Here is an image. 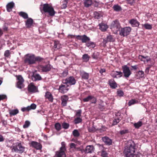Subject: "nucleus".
Here are the masks:
<instances>
[{
    "mask_svg": "<svg viewBox=\"0 0 157 157\" xmlns=\"http://www.w3.org/2000/svg\"><path fill=\"white\" fill-rule=\"evenodd\" d=\"M136 145L132 140L128 141L126 144L124 151L125 157H139L137 155L134 154L135 151Z\"/></svg>",
    "mask_w": 157,
    "mask_h": 157,
    "instance_id": "1",
    "label": "nucleus"
},
{
    "mask_svg": "<svg viewBox=\"0 0 157 157\" xmlns=\"http://www.w3.org/2000/svg\"><path fill=\"white\" fill-rule=\"evenodd\" d=\"M43 10L44 13H48L50 16H53L56 12L52 6L48 4L43 5Z\"/></svg>",
    "mask_w": 157,
    "mask_h": 157,
    "instance_id": "2",
    "label": "nucleus"
},
{
    "mask_svg": "<svg viewBox=\"0 0 157 157\" xmlns=\"http://www.w3.org/2000/svg\"><path fill=\"white\" fill-rule=\"evenodd\" d=\"M25 149V147L23 146L21 143L17 142L13 146L12 150L15 152L21 154L24 151Z\"/></svg>",
    "mask_w": 157,
    "mask_h": 157,
    "instance_id": "3",
    "label": "nucleus"
},
{
    "mask_svg": "<svg viewBox=\"0 0 157 157\" xmlns=\"http://www.w3.org/2000/svg\"><path fill=\"white\" fill-rule=\"evenodd\" d=\"M35 55L33 54H27L25 56L24 62L29 65L35 63Z\"/></svg>",
    "mask_w": 157,
    "mask_h": 157,
    "instance_id": "4",
    "label": "nucleus"
},
{
    "mask_svg": "<svg viewBox=\"0 0 157 157\" xmlns=\"http://www.w3.org/2000/svg\"><path fill=\"white\" fill-rule=\"evenodd\" d=\"M121 27L120 24L117 20L113 21L111 25V29L115 33H117Z\"/></svg>",
    "mask_w": 157,
    "mask_h": 157,
    "instance_id": "5",
    "label": "nucleus"
},
{
    "mask_svg": "<svg viewBox=\"0 0 157 157\" xmlns=\"http://www.w3.org/2000/svg\"><path fill=\"white\" fill-rule=\"evenodd\" d=\"M131 30L132 29L130 27L121 28L120 30L119 34L123 37L126 36L129 34Z\"/></svg>",
    "mask_w": 157,
    "mask_h": 157,
    "instance_id": "6",
    "label": "nucleus"
},
{
    "mask_svg": "<svg viewBox=\"0 0 157 157\" xmlns=\"http://www.w3.org/2000/svg\"><path fill=\"white\" fill-rule=\"evenodd\" d=\"M65 82H63L64 84H66L68 86L75 85L76 83L77 80L73 76H70L67 77L65 80Z\"/></svg>",
    "mask_w": 157,
    "mask_h": 157,
    "instance_id": "7",
    "label": "nucleus"
},
{
    "mask_svg": "<svg viewBox=\"0 0 157 157\" xmlns=\"http://www.w3.org/2000/svg\"><path fill=\"white\" fill-rule=\"evenodd\" d=\"M16 77L17 79L18 80L17 83V88L21 89L24 86L23 84L24 80L22 76L21 75L17 76Z\"/></svg>",
    "mask_w": 157,
    "mask_h": 157,
    "instance_id": "8",
    "label": "nucleus"
},
{
    "mask_svg": "<svg viewBox=\"0 0 157 157\" xmlns=\"http://www.w3.org/2000/svg\"><path fill=\"white\" fill-rule=\"evenodd\" d=\"M28 90L29 92L34 93L38 91V88L33 82H31L28 86Z\"/></svg>",
    "mask_w": 157,
    "mask_h": 157,
    "instance_id": "9",
    "label": "nucleus"
},
{
    "mask_svg": "<svg viewBox=\"0 0 157 157\" xmlns=\"http://www.w3.org/2000/svg\"><path fill=\"white\" fill-rule=\"evenodd\" d=\"M122 69L124 76L126 78L128 77L131 74L129 67L127 65H124L122 67Z\"/></svg>",
    "mask_w": 157,
    "mask_h": 157,
    "instance_id": "10",
    "label": "nucleus"
},
{
    "mask_svg": "<svg viewBox=\"0 0 157 157\" xmlns=\"http://www.w3.org/2000/svg\"><path fill=\"white\" fill-rule=\"evenodd\" d=\"M76 38L78 40H81L82 43H86V44L90 40V38L85 35L82 36L77 35L76 36Z\"/></svg>",
    "mask_w": 157,
    "mask_h": 157,
    "instance_id": "11",
    "label": "nucleus"
},
{
    "mask_svg": "<svg viewBox=\"0 0 157 157\" xmlns=\"http://www.w3.org/2000/svg\"><path fill=\"white\" fill-rule=\"evenodd\" d=\"M68 85L65 84H61L59 86L58 89L59 92L62 94L66 93L69 90V89L68 88Z\"/></svg>",
    "mask_w": 157,
    "mask_h": 157,
    "instance_id": "12",
    "label": "nucleus"
},
{
    "mask_svg": "<svg viewBox=\"0 0 157 157\" xmlns=\"http://www.w3.org/2000/svg\"><path fill=\"white\" fill-rule=\"evenodd\" d=\"M30 146L37 150H41L42 148V145L40 143L35 141L31 142Z\"/></svg>",
    "mask_w": 157,
    "mask_h": 157,
    "instance_id": "13",
    "label": "nucleus"
},
{
    "mask_svg": "<svg viewBox=\"0 0 157 157\" xmlns=\"http://www.w3.org/2000/svg\"><path fill=\"white\" fill-rule=\"evenodd\" d=\"M77 145L74 143H71L70 144V148H75V152L80 151L83 154L84 152V149L81 147H77Z\"/></svg>",
    "mask_w": 157,
    "mask_h": 157,
    "instance_id": "14",
    "label": "nucleus"
},
{
    "mask_svg": "<svg viewBox=\"0 0 157 157\" xmlns=\"http://www.w3.org/2000/svg\"><path fill=\"white\" fill-rule=\"evenodd\" d=\"M101 140L106 145L110 146L112 144V140L107 136L102 137Z\"/></svg>",
    "mask_w": 157,
    "mask_h": 157,
    "instance_id": "15",
    "label": "nucleus"
},
{
    "mask_svg": "<svg viewBox=\"0 0 157 157\" xmlns=\"http://www.w3.org/2000/svg\"><path fill=\"white\" fill-rule=\"evenodd\" d=\"M39 67L42 71L44 72L49 71L51 69V65L49 64H47L45 65H40Z\"/></svg>",
    "mask_w": 157,
    "mask_h": 157,
    "instance_id": "16",
    "label": "nucleus"
},
{
    "mask_svg": "<svg viewBox=\"0 0 157 157\" xmlns=\"http://www.w3.org/2000/svg\"><path fill=\"white\" fill-rule=\"evenodd\" d=\"M94 149V146L92 145L87 146L85 149H84V153L85 154L92 153Z\"/></svg>",
    "mask_w": 157,
    "mask_h": 157,
    "instance_id": "17",
    "label": "nucleus"
},
{
    "mask_svg": "<svg viewBox=\"0 0 157 157\" xmlns=\"http://www.w3.org/2000/svg\"><path fill=\"white\" fill-rule=\"evenodd\" d=\"M106 129V128L104 126H102V128L96 129L94 127H92L90 128L89 131L90 132H94L97 131H99L100 132H102L103 131H105Z\"/></svg>",
    "mask_w": 157,
    "mask_h": 157,
    "instance_id": "18",
    "label": "nucleus"
},
{
    "mask_svg": "<svg viewBox=\"0 0 157 157\" xmlns=\"http://www.w3.org/2000/svg\"><path fill=\"white\" fill-rule=\"evenodd\" d=\"M25 26L27 28H30L33 25V21L31 18H28L26 21H25Z\"/></svg>",
    "mask_w": 157,
    "mask_h": 157,
    "instance_id": "19",
    "label": "nucleus"
},
{
    "mask_svg": "<svg viewBox=\"0 0 157 157\" xmlns=\"http://www.w3.org/2000/svg\"><path fill=\"white\" fill-rule=\"evenodd\" d=\"M68 99V98L66 95H64L61 97V105L63 106H65L67 105V102Z\"/></svg>",
    "mask_w": 157,
    "mask_h": 157,
    "instance_id": "20",
    "label": "nucleus"
},
{
    "mask_svg": "<svg viewBox=\"0 0 157 157\" xmlns=\"http://www.w3.org/2000/svg\"><path fill=\"white\" fill-rule=\"evenodd\" d=\"M139 59L141 61H143L144 63L146 62L147 63L151 60V59L149 56L145 57L142 55H139Z\"/></svg>",
    "mask_w": 157,
    "mask_h": 157,
    "instance_id": "21",
    "label": "nucleus"
},
{
    "mask_svg": "<svg viewBox=\"0 0 157 157\" xmlns=\"http://www.w3.org/2000/svg\"><path fill=\"white\" fill-rule=\"evenodd\" d=\"M45 97L46 99H48V100L50 102H53V95L49 92L47 91L46 92Z\"/></svg>",
    "mask_w": 157,
    "mask_h": 157,
    "instance_id": "22",
    "label": "nucleus"
},
{
    "mask_svg": "<svg viewBox=\"0 0 157 157\" xmlns=\"http://www.w3.org/2000/svg\"><path fill=\"white\" fill-rule=\"evenodd\" d=\"M32 79L34 81H36L37 80H40L42 79L41 76L39 74H35L34 73H33L32 76Z\"/></svg>",
    "mask_w": 157,
    "mask_h": 157,
    "instance_id": "23",
    "label": "nucleus"
},
{
    "mask_svg": "<svg viewBox=\"0 0 157 157\" xmlns=\"http://www.w3.org/2000/svg\"><path fill=\"white\" fill-rule=\"evenodd\" d=\"M99 29L102 32L105 31L108 27L107 25L103 22H101L99 24Z\"/></svg>",
    "mask_w": 157,
    "mask_h": 157,
    "instance_id": "24",
    "label": "nucleus"
},
{
    "mask_svg": "<svg viewBox=\"0 0 157 157\" xmlns=\"http://www.w3.org/2000/svg\"><path fill=\"white\" fill-rule=\"evenodd\" d=\"M122 73L121 71H112L111 74L110 75L113 78H117V76L119 75V77L122 76Z\"/></svg>",
    "mask_w": 157,
    "mask_h": 157,
    "instance_id": "25",
    "label": "nucleus"
},
{
    "mask_svg": "<svg viewBox=\"0 0 157 157\" xmlns=\"http://www.w3.org/2000/svg\"><path fill=\"white\" fill-rule=\"evenodd\" d=\"M109 84L111 88L113 89H115L117 87V84L114 80L112 79L109 80Z\"/></svg>",
    "mask_w": 157,
    "mask_h": 157,
    "instance_id": "26",
    "label": "nucleus"
},
{
    "mask_svg": "<svg viewBox=\"0 0 157 157\" xmlns=\"http://www.w3.org/2000/svg\"><path fill=\"white\" fill-rule=\"evenodd\" d=\"M129 23L133 27H138L140 25L139 22L136 19H132L130 20Z\"/></svg>",
    "mask_w": 157,
    "mask_h": 157,
    "instance_id": "27",
    "label": "nucleus"
},
{
    "mask_svg": "<svg viewBox=\"0 0 157 157\" xmlns=\"http://www.w3.org/2000/svg\"><path fill=\"white\" fill-rule=\"evenodd\" d=\"M80 75L82 79L87 80L88 79L89 74L84 71H82L80 72Z\"/></svg>",
    "mask_w": 157,
    "mask_h": 157,
    "instance_id": "28",
    "label": "nucleus"
},
{
    "mask_svg": "<svg viewBox=\"0 0 157 157\" xmlns=\"http://www.w3.org/2000/svg\"><path fill=\"white\" fill-rule=\"evenodd\" d=\"M56 157H66L65 151L59 150L56 152Z\"/></svg>",
    "mask_w": 157,
    "mask_h": 157,
    "instance_id": "29",
    "label": "nucleus"
},
{
    "mask_svg": "<svg viewBox=\"0 0 157 157\" xmlns=\"http://www.w3.org/2000/svg\"><path fill=\"white\" fill-rule=\"evenodd\" d=\"M14 6V4L13 2H11L8 3L6 6L7 11L9 12H10Z\"/></svg>",
    "mask_w": 157,
    "mask_h": 157,
    "instance_id": "30",
    "label": "nucleus"
},
{
    "mask_svg": "<svg viewBox=\"0 0 157 157\" xmlns=\"http://www.w3.org/2000/svg\"><path fill=\"white\" fill-rule=\"evenodd\" d=\"M114 40V39L113 38V36L111 35H109L107 36L106 40H104L103 42L106 44L108 42H113Z\"/></svg>",
    "mask_w": 157,
    "mask_h": 157,
    "instance_id": "31",
    "label": "nucleus"
},
{
    "mask_svg": "<svg viewBox=\"0 0 157 157\" xmlns=\"http://www.w3.org/2000/svg\"><path fill=\"white\" fill-rule=\"evenodd\" d=\"M86 45L89 48H94L96 46V44L92 41H88L86 44Z\"/></svg>",
    "mask_w": 157,
    "mask_h": 157,
    "instance_id": "32",
    "label": "nucleus"
},
{
    "mask_svg": "<svg viewBox=\"0 0 157 157\" xmlns=\"http://www.w3.org/2000/svg\"><path fill=\"white\" fill-rule=\"evenodd\" d=\"M90 58V56L87 54H85L83 55L82 59L83 61L85 62H88Z\"/></svg>",
    "mask_w": 157,
    "mask_h": 157,
    "instance_id": "33",
    "label": "nucleus"
},
{
    "mask_svg": "<svg viewBox=\"0 0 157 157\" xmlns=\"http://www.w3.org/2000/svg\"><path fill=\"white\" fill-rule=\"evenodd\" d=\"M122 119V117H115L113 120L112 125H117Z\"/></svg>",
    "mask_w": 157,
    "mask_h": 157,
    "instance_id": "34",
    "label": "nucleus"
},
{
    "mask_svg": "<svg viewBox=\"0 0 157 157\" xmlns=\"http://www.w3.org/2000/svg\"><path fill=\"white\" fill-rule=\"evenodd\" d=\"M35 63H36V62H44V59L41 57L40 56H35Z\"/></svg>",
    "mask_w": 157,
    "mask_h": 157,
    "instance_id": "35",
    "label": "nucleus"
},
{
    "mask_svg": "<svg viewBox=\"0 0 157 157\" xmlns=\"http://www.w3.org/2000/svg\"><path fill=\"white\" fill-rule=\"evenodd\" d=\"M18 14L20 16L25 19H26L29 18L28 14L25 12L22 11L19 12L18 13Z\"/></svg>",
    "mask_w": 157,
    "mask_h": 157,
    "instance_id": "36",
    "label": "nucleus"
},
{
    "mask_svg": "<svg viewBox=\"0 0 157 157\" xmlns=\"http://www.w3.org/2000/svg\"><path fill=\"white\" fill-rule=\"evenodd\" d=\"M139 103V101L138 100L135 99H132L129 101L128 103V105L129 106H130L132 105L135 104H137Z\"/></svg>",
    "mask_w": 157,
    "mask_h": 157,
    "instance_id": "37",
    "label": "nucleus"
},
{
    "mask_svg": "<svg viewBox=\"0 0 157 157\" xmlns=\"http://www.w3.org/2000/svg\"><path fill=\"white\" fill-rule=\"evenodd\" d=\"M100 53L98 52H95L93 53L91 55L93 59H98L99 58Z\"/></svg>",
    "mask_w": 157,
    "mask_h": 157,
    "instance_id": "38",
    "label": "nucleus"
},
{
    "mask_svg": "<svg viewBox=\"0 0 157 157\" xmlns=\"http://www.w3.org/2000/svg\"><path fill=\"white\" fill-rule=\"evenodd\" d=\"M61 44L58 40H55L54 41V47L55 49H59L61 47Z\"/></svg>",
    "mask_w": 157,
    "mask_h": 157,
    "instance_id": "39",
    "label": "nucleus"
},
{
    "mask_svg": "<svg viewBox=\"0 0 157 157\" xmlns=\"http://www.w3.org/2000/svg\"><path fill=\"white\" fill-rule=\"evenodd\" d=\"M84 3V6L86 7H89L92 4V0H85Z\"/></svg>",
    "mask_w": 157,
    "mask_h": 157,
    "instance_id": "40",
    "label": "nucleus"
},
{
    "mask_svg": "<svg viewBox=\"0 0 157 157\" xmlns=\"http://www.w3.org/2000/svg\"><path fill=\"white\" fill-rule=\"evenodd\" d=\"M61 147L59 149L60 151H66V144L65 142H62L61 143Z\"/></svg>",
    "mask_w": 157,
    "mask_h": 157,
    "instance_id": "41",
    "label": "nucleus"
},
{
    "mask_svg": "<svg viewBox=\"0 0 157 157\" xmlns=\"http://www.w3.org/2000/svg\"><path fill=\"white\" fill-rule=\"evenodd\" d=\"M143 125L142 122L140 121H139L137 123H135L133 125L134 127L136 128H139Z\"/></svg>",
    "mask_w": 157,
    "mask_h": 157,
    "instance_id": "42",
    "label": "nucleus"
},
{
    "mask_svg": "<svg viewBox=\"0 0 157 157\" xmlns=\"http://www.w3.org/2000/svg\"><path fill=\"white\" fill-rule=\"evenodd\" d=\"M114 10L116 11H119L121 10V8L120 6L118 5H115L113 7Z\"/></svg>",
    "mask_w": 157,
    "mask_h": 157,
    "instance_id": "43",
    "label": "nucleus"
},
{
    "mask_svg": "<svg viewBox=\"0 0 157 157\" xmlns=\"http://www.w3.org/2000/svg\"><path fill=\"white\" fill-rule=\"evenodd\" d=\"M73 136L75 137H78L80 136V133L77 129L74 130L72 132Z\"/></svg>",
    "mask_w": 157,
    "mask_h": 157,
    "instance_id": "44",
    "label": "nucleus"
},
{
    "mask_svg": "<svg viewBox=\"0 0 157 157\" xmlns=\"http://www.w3.org/2000/svg\"><path fill=\"white\" fill-rule=\"evenodd\" d=\"M55 128L57 131H59L61 128V124L59 123H56L55 124Z\"/></svg>",
    "mask_w": 157,
    "mask_h": 157,
    "instance_id": "45",
    "label": "nucleus"
},
{
    "mask_svg": "<svg viewBox=\"0 0 157 157\" xmlns=\"http://www.w3.org/2000/svg\"><path fill=\"white\" fill-rule=\"evenodd\" d=\"M19 112L18 110L17 109H15L12 110L10 112V116L15 115L17 114Z\"/></svg>",
    "mask_w": 157,
    "mask_h": 157,
    "instance_id": "46",
    "label": "nucleus"
},
{
    "mask_svg": "<svg viewBox=\"0 0 157 157\" xmlns=\"http://www.w3.org/2000/svg\"><path fill=\"white\" fill-rule=\"evenodd\" d=\"M68 74V71L67 70H65L61 73H60V76L61 77H65Z\"/></svg>",
    "mask_w": 157,
    "mask_h": 157,
    "instance_id": "47",
    "label": "nucleus"
},
{
    "mask_svg": "<svg viewBox=\"0 0 157 157\" xmlns=\"http://www.w3.org/2000/svg\"><path fill=\"white\" fill-rule=\"evenodd\" d=\"M62 126L63 128L65 129H67L70 126L69 124L65 122H64L62 124Z\"/></svg>",
    "mask_w": 157,
    "mask_h": 157,
    "instance_id": "48",
    "label": "nucleus"
},
{
    "mask_svg": "<svg viewBox=\"0 0 157 157\" xmlns=\"http://www.w3.org/2000/svg\"><path fill=\"white\" fill-rule=\"evenodd\" d=\"M94 17L97 19H98L101 18V14L97 12H95L94 13Z\"/></svg>",
    "mask_w": 157,
    "mask_h": 157,
    "instance_id": "49",
    "label": "nucleus"
},
{
    "mask_svg": "<svg viewBox=\"0 0 157 157\" xmlns=\"http://www.w3.org/2000/svg\"><path fill=\"white\" fill-rule=\"evenodd\" d=\"M137 75L139 78H142L144 76V72L142 71H140L137 72Z\"/></svg>",
    "mask_w": 157,
    "mask_h": 157,
    "instance_id": "50",
    "label": "nucleus"
},
{
    "mask_svg": "<svg viewBox=\"0 0 157 157\" xmlns=\"http://www.w3.org/2000/svg\"><path fill=\"white\" fill-rule=\"evenodd\" d=\"M82 119L79 117L75 118L74 120V123L77 124L82 122Z\"/></svg>",
    "mask_w": 157,
    "mask_h": 157,
    "instance_id": "51",
    "label": "nucleus"
},
{
    "mask_svg": "<svg viewBox=\"0 0 157 157\" xmlns=\"http://www.w3.org/2000/svg\"><path fill=\"white\" fill-rule=\"evenodd\" d=\"M90 101L91 103L95 104L97 102L96 98L94 96L91 95Z\"/></svg>",
    "mask_w": 157,
    "mask_h": 157,
    "instance_id": "52",
    "label": "nucleus"
},
{
    "mask_svg": "<svg viewBox=\"0 0 157 157\" xmlns=\"http://www.w3.org/2000/svg\"><path fill=\"white\" fill-rule=\"evenodd\" d=\"M144 26V28L147 29H151L152 28V25L148 24H145Z\"/></svg>",
    "mask_w": 157,
    "mask_h": 157,
    "instance_id": "53",
    "label": "nucleus"
},
{
    "mask_svg": "<svg viewBox=\"0 0 157 157\" xmlns=\"http://www.w3.org/2000/svg\"><path fill=\"white\" fill-rule=\"evenodd\" d=\"M117 94L118 96L121 97L123 96L124 93L123 91L121 90H118L117 91Z\"/></svg>",
    "mask_w": 157,
    "mask_h": 157,
    "instance_id": "54",
    "label": "nucleus"
},
{
    "mask_svg": "<svg viewBox=\"0 0 157 157\" xmlns=\"http://www.w3.org/2000/svg\"><path fill=\"white\" fill-rule=\"evenodd\" d=\"M108 153L104 150H102L101 152V156L102 157H107Z\"/></svg>",
    "mask_w": 157,
    "mask_h": 157,
    "instance_id": "55",
    "label": "nucleus"
},
{
    "mask_svg": "<svg viewBox=\"0 0 157 157\" xmlns=\"http://www.w3.org/2000/svg\"><path fill=\"white\" fill-rule=\"evenodd\" d=\"M29 110L32 109H36V105L32 103L30 106H28Z\"/></svg>",
    "mask_w": 157,
    "mask_h": 157,
    "instance_id": "56",
    "label": "nucleus"
},
{
    "mask_svg": "<svg viewBox=\"0 0 157 157\" xmlns=\"http://www.w3.org/2000/svg\"><path fill=\"white\" fill-rule=\"evenodd\" d=\"M30 125V122L27 121H25V124L23 126V127L24 128H28Z\"/></svg>",
    "mask_w": 157,
    "mask_h": 157,
    "instance_id": "57",
    "label": "nucleus"
},
{
    "mask_svg": "<svg viewBox=\"0 0 157 157\" xmlns=\"http://www.w3.org/2000/svg\"><path fill=\"white\" fill-rule=\"evenodd\" d=\"M4 55L5 57H8L10 56V51L7 50L6 51L4 52Z\"/></svg>",
    "mask_w": 157,
    "mask_h": 157,
    "instance_id": "58",
    "label": "nucleus"
},
{
    "mask_svg": "<svg viewBox=\"0 0 157 157\" xmlns=\"http://www.w3.org/2000/svg\"><path fill=\"white\" fill-rule=\"evenodd\" d=\"M128 132V129L121 130L120 131V133L121 135H123Z\"/></svg>",
    "mask_w": 157,
    "mask_h": 157,
    "instance_id": "59",
    "label": "nucleus"
},
{
    "mask_svg": "<svg viewBox=\"0 0 157 157\" xmlns=\"http://www.w3.org/2000/svg\"><path fill=\"white\" fill-rule=\"evenodd\" d=\"M91 95H89L87 97L84 98L83 99V101L84 102H88V101H90V98H91Z\"/></svg>",
    "mask_w": 157,
    "mask_h": 157,
    "instance_id": "60",
    "label": "nucleus"
},
{
    "mask_svg": "<svg viewBox=\"0 0 157 157\" xmlns=\"http://www.w3.org/2000/svg\"><path fill=\"white\" fill-rule=\"evenodd\" d=\"M7 98V97L6 95H0V101L1 100H3L4 99H6Z\"/></svg>",
    "mask_w": 157,
    "mask_h": 157,
    "instance_id": "61",
    "label": "nucleus"
},
{
    "mask_svg": "<svg viewBox=\"0 0 157 157\" xmlns=\"http://www.w3.org/2000/svg\"><path fill=\"white\" fill-rule=\"evenodd\" d=\"M21 110L23 112L25 111H29V107H28V106L26 107L22 108L21 109Z\"/></svg>",
    "mask_w": 157,
    "mask_h": 157,
    "instance_id": "62",
    "label": "nucleus"
},
{
    "mask_svg": "<svg viewBox=\"0 0 157 157\" xmlns=\"http://www.w3.org/2000/svg\"><path fill=\"white\" fill-rule=\"evenodd\" d=\"M82 113V110L79 109L78 110L76 113V116L78 117H80L81 116V113Z\"/></svg>",
    "mask_w": 157,
    "mask_h": 157,
    "instance_id": "63",
    "label": "nucleus"
},
{
    "mask_svg": "<svg viewBox=\"0 0 157 157\" xmlns=\"http://www.w3.org/2000/svg\"><path fill=\"white\" fill-rule=\"evenodd\" d=\"M115 116H116L115 117H122L121 116V113L120 112H117L115 114Z\"/></svg>",
    "mask_w": 157,
    "mask_h": 157,
    "instance_id": "64",
    "label": "nucleus"
}]
</instances>
